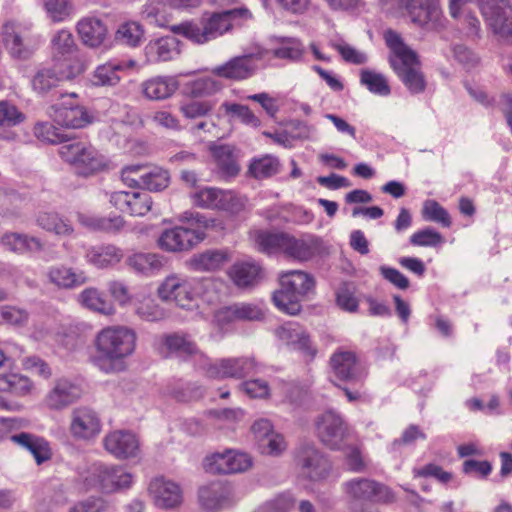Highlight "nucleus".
<instances>
[{"mask_svg": "<svg viewBox=\"0 0 512 512\" xmlns=\"http://www.w3.org/2000/svg\"><path fill=\"white\" fill-rule=\"evenodd\" d=\"M486 23L495 34L512 41V7L508 0H477ZM471 0H449L450 15L467 37L475 38L480 31V22L472 13Z\"/></svg>", "mask_w": 512, "mask_h": 512, "instance_id": "obj_1", "label": "nucleus"}, {"mask_svg": "<svg viewBox=\"0 0 512 512\" xmlns=\"http://www.w3.org/2000/svg\"><path fill=\"white\" fill-rule=\"evenodd\" d=\"M249 239L260 252L282 253L287 258L299 262H306L326 253L322 239L312 234L295 237L285 232L255 228L250 230Z\"/></svg>", "mask_w": 512, "mask_h": 512, "instance_id": "obj_2", "label": "nucleus"}, {"mask_svg": "<svg viewBox=\"0 0 512 512\" xmlns=\"http://www.w3.org/2000/svg\"><path fill=\"white\" fill-rule=\"evenodd\" d=\"M223 286L215 280H198L171 275L158 287L162 300L172 301L182 308L199 307L200 303H213L219 299L218 291Z\"/></svg>", "mask_w": 512, "mask_h": 512, "instance_id": "obj_3", "label": "nucleus"}, {"mask_svg": "<svg viewBox=\"0 0 512 512\" xmlns=\"http://www.w3.org/2000/svg\"><path fill=\"white\" fill-rule=\"evenodd\" d=\"M384 39L390 49L389 63L393 71L411 93L423 92L426 88V80L421 71V62L416 52L407 46L401 37L392 30L384 33Z\"/></svg>", "mask_w": 512, "mask_h": 512, "instance_id": "obj_4", "label": "nucleus"}, {"mask_svg": "<svg viewBox=\"0 0 512 512\" xmlns=\"http://www.w3.org/2000/svg\"><path fill=\"white\" fill-rule=\"evenodd\" d=\"M135 333L123 326L102 329L96 337L95 361L106 371L118 369V362L129 356L135 348Z\"/></svg>", "mask_w": 512, "mask_h": 512, "instance_id": "obj_5", "label": "nucleus"}, {"mask_svg": "<svg viewBox=\"0 0 512 512\" xmlns=\"http://www.w3.org/2000/svg\"><path fill=\"white\" fill-rule=\"evenodd\" d=\"M281 289L273 295L276 307L284 313L296 315L301 310V301L314 290V278L307 272L293 270L280 275Z\"/></svg>", "mask_w": 512, "mask_h": 512, "instance_id": "obj_6", "label": "nucleus"}, {"mask_svg": "<svg viewBox=\"0 0 512 512\" xmlns=\"http://www.w3.org/2000/svg\"><path fill=\"white\" fill-rule=\"evenodd\" d=\"M59 155L82 176L96 175L112 168V162L107 157L83 141L63 144L59 148Z\"/></svg>", "mask_w": 512, "mask_h": 512, "instance_id": "obj_7", "label": "nucleus"}, {"mask_svg": "<svg viewBox=\"0 0 512 512\" xmlns=\"http://www.w3.org/2000/svg\"><path fill=\"white\" fill-rule=\"evenodd\" d=\"M193 204L200 208L225 212L237 216L247 210V198L232 190L206 187L191 194Z\"/></svg>", "mask_w": 512, "mask_h": 512, "instance_id": "obj_8", "label": "nucleus"}, {"mask_svg": "<svg viewBox=\"0 0 512 512\" xmlns=\"http://www.w3.org/2000/svg\"><path fill=\"white\" fill-rule=\"evenodd\" d=\"M230 30L225 11L206 13L200 23L184 22L171 27L173 33L182 35L196 44H203Z\"/></svg>", "mask_w": 512, "mask_h": 512, "instance_id": "obj_9", "label": "nucleus"}, {"mask_svg": "<svg viewBox=\"0 0 512 512\" xmlns=\"http://www.w3.org/2000/svg\"><path fill=\"white\" fill-rule=\"evenodd\" d=\"M206 238V225L200 220L188 222L186 226H176L164 230L157 244L166 252H186Z\"/></svg>", "mask_w": 512, "mask_h": 512, "instance_id": "obj_10", "label": "nucleus"}, {"mask_svg": "<svg viewBox=\"0 0 512 512\" xmlns=\"http://www.w3.org/2000/svg\"><path fill=\"white\" fill-rule=\"evenodd\" d=\"M330 368L339 382L362 386L367 376L366 367L356 352L348 348H339L332 354Z\"/></svg>", "mask_w": 512, "mask_h": 512, "instance_id": "obj_11", "label": "nucleus"}, {"mask_svg": "<svg viewBox=\"0 0 512 512\" xmlns=\"http://www.w3.org/2000/svg\"><path fill=\"white\" fill-rule=\"evenodd\" d=\"M53 121L63 127L80 129L93 122V115L80 103L74 93L63 95L49 113Z\"/></svg>", "mask_w": 512, "mask_h": 512, "instance_id": "obj_12", "label": "nucleus"}, {"mask_svg": "<svg viewBox=\"0 0 512 512\" xmlns=\"http://www.w3.org/2000/svg\"><path fill=\"white\" fill-rule=\"evenodd\" d=\"M132 484V475L122 468L97 466L89 476L85 478L87 490L96 488L103 493H114L129 488Z\"/></svg>", "mask_w": 512, "mask_h": 512, "instance_id": "obj_13", "label": "nucleus"}, {"mask_svg": "<svg viewBox=\"0 0 512 512\" xmlns=\"http://www.w3.org/2000/svg\"><path fill=\"white\" fill-rule=\"evenodd\" d=\"M402 7L414 24L434 30L442 27L443 14L438 0H402Z\"/></svg>", "mask_w": 512, "mask_h": 512, "instance_id": "obj_14", "label": "nucleus"}, {"mask_svg": "<svg viewBox=\"0 0 512 512\" xmlns=\"http://www.w3.org/2000/svg\"><path fill=\"white\" fill-rule=\"evenodd\" d=\"M252 465L251 458L241 452L227 449L205 457L203 468L212 474H230L247 470Z\"/></svg>", "mask_w": 512, "mask_h": 512, "instance_id": "obj_15", "label": "nucleus"}, {"mask_svg": "<svg viewBox=\"0 0 512 512\" xmlns=\"http://www.w3.org/2000/svg\"><path fill=\"white\" fill-rule=\"evenodd\" d=\"M2 36L6 49L14 58H28L37 46L36 41L30 37L29 30L20 24L6 23Z\"/></svg>", "mask_w": 512, "mask_h": 512, "instance_id": "obj_16", "label": "nucleus"}, {"mask_svg": "<svg viewBox=\"0 0 512 512\" xmlns=\"http://www.w3.org/2000/svg\"><path fill=\"white\" fill-rule=\"evenodd\" d=\"M109 202L121 213L131 216H143L152 207V199L149 194L139 191H117L110 195Z\"/></svg>", "mask_w": 512, "mask_h": 512, "instance_id": "obj_17", "label": "nucleus"}, {"mask_svg": "<svg viewBox=\"0 0 512 512\" xmlns=\"http://www.w3.org/2000/svg\"><path fill=\"white\" fill-rule=\"evenodd\" d=\"M316 433L321 442L331 448H339L349 435L348 428L342 418L333 413H324L316 423Z\"/></svg>", "mask_w": 512, "mask_h": 512, "instance_id": "obj_18", "label": "nucleus"}, {"mask_svg": "<svg viewBox=\"0 0 512 512\" xmlns=\"http://www.w3.org/2000/svg\"><path fill=\"white\" fill-rule=\"evenodd\" d=\"M69 430L75 439L91 440L100 434L102 424L95 411L83 407L73 411Z\"/></svg>", "mask_w": 512, "mask_h": 512, "instance_id": "obj_19", "label": "nucleus"}, {"mask_svg": "<svg viewBox=\"0 0 512 512\" xmlns=\"http://www.w3.org/2000/svg\"><path fill=\"white\" fill-rule=\"evenodd\" d=\"M255 367L251 358H226L209 365L207 375L214 379L242 378L252 373Z\"/></svg>", "mask_w": 512, "mask_h": 512, "instance_id": "obj_20", "label": "nucleus"}, {"mask_svg": "<svg viewBox=\"0 0 512 512\" xmlns=\"http://www.w3.org/2000/svg\"><path fill=\"white\" fill-rule=\"evenodd\" d=\"M263 317L264 313L259 306L241 303L220 308L214 315V321L223 328L238 321L261 320Z\"/></svg>", "mask_w": 512, "mask_h": 512, "instance_id": "obj_21", "label": "nucleus"}, {"mask_svg": "<svg viewBox=\"0 0 512 512\" xmlns=\"http://www.w3.org/2000/svg\"><path fill=\"white\" fill-rule=\"evenodd\" d=\"M105 449L117 458H129L137 455L139 440L129 431L116 430L104 438Z\"/></svg>", "mask_w": 512, "mask_h": 512, "instance_id": "obj_22", "label": "nucleus"}, {"mask_svg": "<svg viewBox=\"0 0 512 512\" xmlns=\"http://www.w3.org/2000/svg\"><path fill=\"white\" fill-rule=\"evenodd\" d=\"M136 62L133 60L113 59L105 64L99 65L93 72L91 82L95 86L116 85L123 74L133 70Z\"/></svg>", "mask_w": 512, "mask_h": 512, "instance_id": "obj_23", "label": "nucleus"}, {"mask_svg": "<svg viewBox=\"0 0 512 512\" xmlns=\"http://www.w3.org/2000/svg\"><path fill=\"white\" fill-rule=\"evenodd\" d=\"M252 430L262 454L278 455L286 448L283 436L273 431L269 420L260 419L256 421Z\"/></svg>", "mask_w": 512, "mask_h": 512, "instance_id": "obj_24", "label": "nucleus"}, {"mask_svg": "<svg viewBox=\"0 0 512 512\" xmlns=\"http://www.w3.org/2000/svg\"><path fill=\"white\" fill-rule=\"evenodd\" d=\"M149 493L155 505L161 508H173L182 501V492L179 485L163 477L151 481Z\"/></svg>", "mask_w": 512, "mask_h": 512, "instance_id": "obj_25", "label": "nucleus"}, {"mask_svg": "<svg viewBox=\"0 0 512 512\" xmlns=\"http://www.w3.org/2000/svg\"><path fill=\"white\" fill-rule=\"evenodd\" d=\"M346 492L356 499H369L378 502H390L393 499V495L387 487L366 479L347 483Z\"/></svg>", "mask_w": 512, "mask_h": 512, "instance_id": "obj_26", "label": "nucleus"}, {"mask_svg": "<svg viewBox=\"0 0 512 512\" xmlns=\"http://www.w3.org/2000/svg\"><path fill=\"white\" fill-rule=\"evenodd\" d=\"M178 76H156L141 85L144 96L150 100H165L172 97L180 88Z\"/></svg>", "mask_w": 512, "mask_h": 512, "instance_id": "obj_27", "label": "nucleus"}, {"mask_svg": "<svg viewBox=\"0 0 512 512\" xmlns=\"http://www.w3.org/2000/svg\"><path fill=\"white\" fill-rule=\"evenodd\" d=\"M228 275L237 287L251 288L260 283L263 271L259 263L248 260L235 263L229 269Z\"/></svg>", "mask_w": 512, "mask_h": 512, "instance_id": "obj_28", "label": "nucleus"}, {"mask_svg": "<svg viewBox=\"0 0 512 512\" xmlns=\"http://www.w3.org/2000/svg\"><path fill=\"white\" fill-rule=\"evenodd\" d=\"M256 69V58L253 56L236 57L213 70V74L231 80H242L250 77Z\"/></svg>", "mask_w": 512, "mask_h": 512, "instance_id": "obj_29", "label": "nucleus"}, {"mask_svg": "<svg viewBox=\"0 0 512 512\" xmlns=\"http://www.w3.org/2000/svg\"><path fill=\"white\" fill-rule=\"evenodd\" d=\"M63 58L51 59L50 64V67L54 69L57 76L54 79H59L60 82L71 81L77 78L86 71L89 65V61L84 55Z\"/></svg>", "mask_w": 512, "mask_h": 512, "instance_id": "obj_30", "label": "nucleus"}, {"mask_svg": "<svg viewBox=\"0 0 512 512\" xmlns=\"http://www.w3.org/2000/svg\"><path fill=\"white\" fill-rule=\"evenodd\" d=\"M145 54L150 62L170 61L180 54V43L173 36L158 38L146 45Z\"/></svg>", "mask_w": 512, "mask_h": 512, "instance_id": "obj_31", "label": "nucleus"}, {"mask_svg": "<svg viewBox=\"0 0 512 512\" xmlns=\"http://www.w3.org/2000/svg\"><path fill=\"white\" fill-rule=\"evenodd\" d=\"M281 337L302 352L305 361L310 362L317 354V349L312 345L309 335L296 323H287L281 329Z\"/></svg>", "mask_w": 512, "mask_h": 512, "instance_id": "obj_32", "label": "nucleus"}, {"mask_svg": "<svg viewBox=\"0 0 512 512\" xmlns=\"http://www.w3.org/2000/svg\"><path fill=\"white\" fill-rule=\"evenodd\" d=\"M213 72L186 81L183 84V94L191 98L209 97L222 88V84L216 79Z\"/></svg>", "mask_w": 512, "mask_h": 512, "instance_id": "obj_33", "label": "nucleus"}, {"mask_svg": "<svg viewBox=\"0 0 512 512\" xmlns=\"http://www.w3.org/2000/svg\"><path fill=\"white\" fill-rule=\"evenodd\" d=\"M81 393L78 385L60 380L47 396L46 404L51 409H61L77 400Z\"/></svg>", "mask_w": 512, "mask_h": 512, "instance_id": "obj_34", "label": "nucleus"}, {"mask_svg": "<svg viewBox=\"0 0 512 512\" xmlns=\"http://www.w3.org/2000/svg\"><path fill=\"white\" fill-rule=\"evenodd\" d=\"M123 256L124 254L120 248L110 244L93 247L86 254L87 261L98 268L115 266L122 260Z\"/></svg>", "mask_w": 512, "mask_h": 512, "instance_id": "obj_35", "label": "nucleus"}, {"mask_svg": "<svg viewBox=\"0 0 512 512\" xmlns=\"http://www.w3.org/2000/svg\"><path fill=\"white\" fill-rule=\"evenodd\" d=\"M78 34L85 45L97 47L107 36L106 26L98 19L86 18L77 26Z\"/></svg>", "mask_w": 512, "mask_h": 512, "instance_id": "obj_36", "label": "nucleus"}, {"mask_svg": "<svg viewBox=\"0 0 512 512\" xmlns=\"http://www.w3.org/2000/svg\"><path fill=\"white\" fill-rule=\"evenodd\" d=\"M12 441L26 447L34 456L38 464L51 457L49 443L43 438L28 433H20L11 437Z\"/></svg>", "mask_w": 512, "mask_h": 512, "instance_id": "obj_37", "label": "nucleus"}, {"mask_svg": "<svg viewBox=\"0 0 512 512\" xmlns=\"http://www.w3.org/2000/svg\"><path fill=\"white\" fill-rule=\"evenodd\" d=\"M27 114L23 107L10 99L0 100V128H13L23 125Z\"/></svg>", "mask_w": 512, "mask_h": 512, "instance_id": "obj_38", "label": "nucleus"}, {"mask_svg": "<svg viewBox=\"0 0 512 512\" xmlns=\"http://www.w3.org/2000/svg\"><path fill=\"white\" fill-rule=\"evenodd\" d=\"M212 154L223 177H234L239 173L240 167L237 163L234 149L231 146L214 147Z\"/></svg>", "mask_w": 512, "mask_h": 512, "instance_id": "obj_39", "label": "nucleus"}, {"mask_svg": "<svg viewBox=\"0 0 512 512\" xmlns=\"http://www.w3.org/2000/svg\"><path fill=\"white\" fill-rule=\"evenodd\" d=\"M51 54L52 59L83 55L78 49L73 35L67 30H61L53 37Z\"/></svg>", "mask_w": 512, "mask_h": 512, "instance_id": "obj_40", "label": "nucleus"}, {"mask_svg": "<svg viewBox=\"0 0 512 512\" xmlns=\"http://www.w3.org/2000/svg\"><path fill=\"white\" fill-rule=\"evenodd\" d=\"M230 489L222 483H213L210 486L202 487L199 491V497L202 504L208 509H217L223 507L228 501Z\"/></svg>", "mask_w": 512, "mask_h": 512, "instance_id": "obj_41", "label": "nucleus"}, {"mask_svg": "<svg viewBox=\"0 0 512 512\" xmlns=\"http://www.w3.org/2000/svg\"><path fill=\"white\" fill-rule=\"evenodd\" d=\"M49 279L52 283L62 288H73L86 282L84 272H75L65 266H57L49 271Z\"/></svg>", "mask_w": 512, "mask_h": 512, "instance_id": "obj_42", "label": "nucleus"}, {"mask_svg": "<svg viewBox=\"0 0 512 512\" xmlns=\"http://www.w3.org/2000/svg\"><path fill=\"white\" fill-rule=\"evenodd\" d=\"M280 162L275 156L266 154L251 160L248 173L255 179L269 178L278 173Z\"/></svg>", "mask_w": 512, "mask_h": 512, "instance_id": "obj_43", "label": "nucleus"}, {"mask_svg": "<svg viewBox=\"0 0 512 512\" xmlns=\"http://www.w3.org/2000/svg\"><path fill=\"white\" fill-rule=\"evenodd\" d=\"M37 223L43 229L57 235L66 236L70 235L73 231L70 221L53 211L40 212L37 217Z\"/></svg>", "mask_w": 512, "mask_h": 512, "instance_id": "obj_44", "label": "nucleus"}, {"mask_svg": "<svg viewBox=\"0 0 512 512\" xmlns=\"http://www.w3.org/2000/svg\"><path fill=\"white\" fill-rule=\"evenodd\" d=\"M161 353L168 356L176 353L179 356L192 355L196 352L195 345L185 336L179 334H170L162 338Z\"/></svg>", "mask_w": 512, "mask_h": 512, "instance_id": "obj_45", "label": "nucleus"}, {"mask_svg": "<svg viewBox=\"0 0 512 512\" xmlns=\"http://www.w3.org/2000/svg\"><path fill=\"white\" fill-rule=\"evenodd\" d=\"M129 266L144 275L158 272L162 266V257L155 253H135L128 259Z\"/></svg>", "mask_w": 512, "mask_h": 512, "instance_id": "obj_46", "label": "nucleus"}, {"mask_svg": "<svg viewBox=\"0 0 512 512\" xmlns=\"http://www.w3.org/2000/svg\"><path fill=\"white\" fill-rule=\"evenodd\" d=\"M78 300L82 306L104 315L114 313L113 305L106 301L101 293L95 288H86L78 296Z\"/></svg>", "mask_w": 512, "mask_h": 512, "instance_id": "obj_47", "label": "nucleus"}, {"mask_svg": "<svg viewBox=\"0 0 512 512\" xmlns=\"http://www.w3.org/2000/svg\"><path fill=\"white\" fill-rule=\"evenodd\" d=\"M336 303L339 308L347 312H356L359 306L357 287L352 282L341 283L335 291Z\"/></svg>", "mask_w": 512, "mask_h": 512, "instance_id": "obj_48", "label": "nucleus"}, {"mask_svg": "<svg viewBox=\"0 0 512 512\" xmlns=\"http://www.w3.org/2000/svg\"><path fill=\"white\" fill-rule=\"evenodd\" d=\"M79 219L84 226L94 231L118 232L125 225V220L122 216L97 218L81 215Z\"/></svg>", "mask_w": 512, "mask_h": 512, "instance_id": "obj_49", "label": "nucleus"}, {"mask_svg": "<svg viewBox=\"0 0 512 512\" xmlns=\"http://www.w3.org/2000/svg\"><path fill=\"white\" fill-rule=\"evenodd\" d=\"M1 243L8 250L19 253L37 251L41 248V243L37 239L17 233H6L2 237Z\"/></svg>", "mask_w": 512, "mask_h": 512, "instance_id": "obj_50", "label": "nucleus"}, {"mask_svg": "<svg viewBox=\"0 0 512 512\" xmlns=\"http://www.w3.org/2000/svg\"><path fill=\"white\" fill-rule=\"evenodd\" d=\"M31 390L32 383L25 376L10 373L0 377V391L2 392L23 396L30 393Z\"/></svg>", "mask_w": 512, "mask_h": 512, "instance_id": "obj_51", "label": "nucleus"}, {"mask_svg": "<svg viewBox=\"0 0 512 512\" xmlns=\"http://www.w3.org/2000/svg\"><path fill=\"white\" fill-rule=\"evenodd\" d=\"M421 213L426 221L438 223L445 228H449L452 225V218L449 212L435 200H426Z\"/></svg>", "mask_w": 512, "mask_h": 512, "instance_id": "obj_52", "label": "nucleus"}, {"mask_svg": "<svg viewBox=\"0 0 512 512\" xmlns=\"http://www.w3.org/2000/svg\"><path fill=\"white\" fill-rule=\"evenodd\" d=\"M360 79L361 83L372 93L387 96L391 92L388 80L381 73L372 70H363Z\"/></svg>", "mask_w": 512, "mask_h": 512, "instance_id": "obj_53", "label": "nucleus"}, {"mask_svg": "<svg viewBox=\"0 0 512 512\" xmlns=\"http://www.w3.org/2000/svg\"><path fill=\"white\" fill-rule=\"evenodd\" d=\"M170 174L161 167L148 169L146 166L143 188L150 191H161L168 187Z\"/></svg>", "mask_w": 512, "mask_h": 512, "instance_id": "obj_54", "label": "nucleus"}, {"mask_svg": "<svg viewBox=\"0 0 512 512\" xmlns=\"http://www.w3.org/2000/svg\"><path fill=\"white\" fill-rule=\"evenodd\" d=\"M229 260V257L224 251H207L198 255L194 259L197 269L204 271H214L220 269Z\"/></svg>", "mask_w": 512, "mask_h": 512, "instance_id": "obj_55", "label": "nucleus"}, {"mask_svg": "<svg viewBox=\"0 0 512 512\" xmlns=\"http://www.w3.org/2000/svg\"><path fill=\"white\" fill-rule=\"evenodd\" d=\"M410 244L417 247H441L445 239L442 234L432 228H424L410 236Z\"/></svg>", "mask_w": 512, "mask_h": 512, "instance_id": "obj_56", "label": "nucleus"}, {"mask_svg": "<svg viewBox=\"0 0 512 512\" xmlns=\"http://www.w3.org/2000/svg\"><path fill=\"white\" fill-rule=\"evenodd\" d=\"M144 35L142 26L135 21L122 23L116 31V39L130 46H137Z\"/></svg>", "mask_w": 512, "mask_h": 512, "instance_id": "obj_57", "label": "nucleus"}, {"mask_svg": "<svg viewBox=\"0 0 512 512\" xmlns=\"http://www.w3.org/2000/svg\"><path fill=\"white\" fill-rule=\"evenodd\" d=\"M56 76L54 69L49 66L39 69L32 79L33 89L39 93H46L50 89L57 87L61 82L54 79Z\"/></svg>", "mask_w": 512, "mask_h": 512, "instance_id": "obj_58", "label": "nucleus"}, {"mask_svg": "<svg viewBox=\"0 0 512 512\" xmlns=\"http://www.w3.org/2000/svg\"><path fill=\"white\" fill-rule=\"evenodd\" d=\"M34 134L40 141L50 144H59L66 140L65 134L51 123L36 124Z\"/></svg>", "mask_w": 512, "mask_h": 512, "instance_id": "obj_59", "label": "nucleus"}, {"mask_svg": "<svg viewBox=\"0 0 512 512\" xmlns=\"http://www.w3.org/2000/svg\"><path fill=\"white\" fill-rule=\"evenodd\" d=\"M304 469L307 470L305 473L312 480H320L328 472L329 464L325 458L314 452L312 457L305 460Z\"/></svg>", "mask_w": 512, "mask_h": 512, "instance_id": "obj_60", "label": "nucleus"}, {"mask_svg": "<svg viewBox=\"0 0 512 512\" xmlns=\"http://www.w3.org/2000/svg\"><path fill=\"white\" fill-rule=\"evenodd\" d=\"M329 45L336 50L346 62L353 64H363L366 61L364 54L360 53L342 39H331Z\"/></svg>", "mask_w": 512, "mask_h": 512, "instance_id": "obj_61", "label": "nucleus"}, {"mask_svg": "<svg viewBox=\"0 0 512 512\" xmlns=\"http://www.w3.org/2000/svg\"><path fill=\"white\" fill-rule=\"evenodd\" d=\"M145 165H128L121 170L122 182L131 188H143Z\"/></svg>", "mask_w": 512, "mask_h": 512, "instance_id": "obj_62", "label": "nucleus"}, {"mask_svg": "<svg viewBox=\"0 0 512 512\" xmlns=\"http://www.w3.org/2000/svg\"><path fill=\"white\" fill-rule=\"evenodd\" d=\"M215 106L212 100H194L180 107L181 113L187 118H197L207 115Z\"/></svg>", "mask_w": 512, "mask_h": 512, "instance_id": "obj_63", "label": "nucleus"}, {"mask_svg": "<svg viewBox=\"0 0 512 512\" xmlns=\"http://www.w3.org/2000/svg\"><path fill=\"white\" fill-rule=\"evenodd\" d=\"M45 8L54 22L64 21L72 13L69 0H44Z\"/></svg>", "mask_w": 512, "mask_h": 512, "instance_id": "obj_64", "label": "nucleus"}]
</instances>
